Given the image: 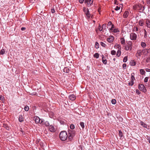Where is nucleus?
Listing matches in <instances>:
<instances>
[{"instance_id":"nucleus-56","label":"nucleus","mask_w":150,"mask_h":150,"mask_svg":"<svg viewBox=\"0 0 150 150\" xmlns=\"http://www.w3.org/2000/svg\"><path fill=\"white\" fill-rule=\"evenodd\" d=\"M60 122L61 124H64V122L63 121H60Z\"/></svg>"},{"instance_id":"nucleus-1","label":"nucleus","mask_w":150,"mask_h":150,"mask_svg":"<svg viewBox=\"0 0 150 150\" xmlns=\"http://www.w3.org/2000/svg\"><path fill=\"white\" fill-rule=\"evenodd\" d=\"M68 136L67 132L65 131L61 132L59 135V138L62 141L65 140Z\"/></svg>"},{"instance_id":"nucleus-40","label":"nucleus","mask_w":150,"mask_h":150,"mask_svg":"<svg viewBox=\"0 0 150 150\" xmlns=\"http://www.w3.org/2000/svg\"><path fill=\"white\" fill-rule=\"evenodd\" d=\"M116 52L115 50H113L111 51V53L112 55H115L116 54Z\"/></svg>"},{"instance_id":"nucleus-62","label":"nucleus","mask_w":150,"mask_h":150,"mask_svg":"<svg viewBox=\"0 0 150 150\" xmlns=\"http://www.w3.org/2000/svg\"><path fill=\"white\" fill-rule=\"evenodd\" d=\"M120 1H122V0H120Z\"/></svg>"},{"instance_id":"nucleus-11","label":"nucleus","mask_w":150,"mask_h":150,"mask_svg":"<svg viewBox=\"0 0 150 150\" xmlns=\"http://www.w3.org/2000/svg\"><path fill=\"white\" fill-rule=\"evenodd\" d=\"M114 37L113 36H110L107 38V40L110 43H112L114 40Z\"/></svg>"},{"instance_id":"nucleus-60","label":"nucleus","mask_w":150,"mask_h":150,"mask_svg":"<svg viewBox=\"0 0 150 150\" xmlns=\"http://www.w3.org/2000/svg\"><path fill=\"white\" fill-rule=\"evenodd\" d=\"M148 140H149V143L150 144V139H148Z\"/></svg>"},{"instance_id":"nucleus-53","label":"nucleus","mask_w":150,"mask_h":150,"mask_svg":"<svg viewBox=\"0 0 150 150\" xmlns=\"http://www.w3.org/2000/svg\"><path fill=\"white\" fill-rule=\"evenodd\" d=\"M145 70L146 72H150V69H149L146 68V69Z\"/></svg>"},{"instance_id":"nucleus-50","label":"nucleus","mask_w":150,"mask_h":150,"mask_svg":"<svg viewBox=\"0 0 150 150\" xmlns=\"http://www.w3.org/2000/svg\"><path fill=\"white\" fill-rule=\"evenodd\" d=\"M148 77H145L144 79V82L146 83L148 81Z\"/></svg>"},{"instance_id":"nucleus-47","label":"nucleus","mask_w":150,"mask_h":150,"mask_svg":"<svg viewBox=\"0 0 150 150\" xmlns=\"http://www.w3.org/2000/svg\"><path fill=\"white\" fill-rule=\"evenodd\" d=\"M83 11L85 12V13L86 12L87 10H88V8H86L85 7H83Z\"/></svg>"},{"instance_id":"nucleus-20","label":"nucleus","mask_w":150,"mask_h":150,"mask_svg":"<svg viewBox=\"0 0 150 150\" xmlns=\"http://www.w3.org/2000/svg\"><path fill=\"white\" fill-rule=\"evenodd\" d=\"M134 73H132L131 74V81H134L135 79V78L134 76Z\"/></svg>"},{"instance_id":"nucleus-14","label":"nucleus","mask_w":150,"mask_h":150,"mask_svg":"<svg viewBox=\"0 0 150 150\" xmlns=\"http://www.w3.org/2000/svg\"><path fill=\"white\" fill-rule=\"evenodd\" d=\"M146 25L148 28H150V21L148 19L146 20Z\"/></svg>"},{"instance_id":"nucleus-37","label":"nucleus","mask_w":150,"mask_h":150,"mask_svg":"<svg viewBox=\"0 0 150 150\" xmlns=\"http://www.w3.org/2000/svg\"><path fill=\"white\" fill-rule=\"evenodd\" d=\"M95 47L97 49L99 47V44L97 42H95Z\"/></svg>"},{"instance_id":"nucleus-57","label":"nucleus","mask_w":150,"mask_h":150,"mask_svg":"<svg viewBox=\"0 0 150 150\" xmlns=\"http://www.w3.org/2000/svg\"><path fill=\"white\" fill-rule=\"evenodd\" d=\"M136 93H138V94H139L140 93H139V91L138 90H137V89L136 90Z\"/></svg>"},{"instance_id":"nucleus-41","label":"nucleus","mask_w":150,"mask_h":150,"mask_svg":"<svg viewBox=\"0 0 150 150\" xmlns=\"http://www.w3.org/2000/svg\"><path fill=\"white\" fill-rule=\"evenodd\" d=\"M100 45L104 47H105L106 46V45L105 43L102 42H100Z\"/></svg>"},{"instance_id":"nucleus-33","label":"nucleus","mask_w":150,"mask_h":150,"mask_svg":"<svg viewBox=\"0 0 150 150\" xmlns=\"http://www.w3.org/2000/svg\"><path fill=\"white\" fill-rule=\"evenodd\" d=\"M144 37L145 38H146L147 37V32L146 30L144 29Z\"/></svg>"},{"instance_id":"nucleus-5","label":"nucleus","mask_w":150,"mask_h":150,"mask_svg":"<svg viewBox=\"0 0 150 150\" xmlns=\"http://www.w3.org/2000/svg\"><path fill=\"white\" fill-rule=\"evenodd\" d=\"M119 30L118 28H115L113 24L112 25L111 28L110 29V32L112 33H117L119 32Z\"/></svg>"},{"instance_id":"nucleus-30","label":"nucleus","mask_w":150,"mask_h":150,"mask_svg":"<svg viewBox=\"0 0 150 150\" xmlns=\"http://www.w3.org/2000/svg\"><path fill=\"white\" fill-rule=\"evenodd\" d=\"M136 64V62L135 61H132L130 62V64L132 66H134Z\"/></svg>"},{"instance_id":"nucleus-19","label":"nucleus","mask_w":150,"mask_h":150,"mask_svg":"<svg viewBox=\"0 0 150 150\" xmlns=\"http://www.w3.org/2000/svg\"><path fill=\"white\" fill-rule=\"evenodd\" d=\"M120 43L122 45H125V40L124 38H121L120 39Z\"/></svg>"},{"instance_id":"nucleus-22","label":"nucleus","mask_w":150,"mask_h":150,"mask_svg":"<svg viewBox=\"0 0 150 150\" xmlns=\"http://www.w3.org/2000/svg\"><path fill=\"white\" fill-rule=\"evenodd\" d=\"M140 124L141 125H142L144 127L147 128V127L148 126V125L144 123L143 122L141 121L140 122Z\"/></svg>"},{"instance_id":"nucleus-44","label":"nucleus","mask_w":150,"mask_h":150,"mask_svg":"<svg viewBox=\"0 0 150 150\" xmlns=\"http://www.w3.org/2000/svg\"><path fill=\"white\" fill-rule=\"evenodd\" d=\"M120 7L119 6H116L115 8V10L116 11H118L120 9Z\"/></svg>"},{"instance_id":"nucleus-18","label":"nucleus","mask_w":150,"mask_h":150,"mask_svg":"<svg viewBox=\"0 0 150 150\" xmlns=\"http://www.w3.org/2000/svg\"><path fill=\"white\" fill-rule=\"evenodd\" d=\"M44 120L43 122L42 123V125H44L47 127L49 126L50 125L49 122L47 121L44 122Z\"/></svg>"},{"instance_id":"nucleus-42","label":"nucleus","mask_w":150,"mask_h":150,"mask_svg":"<svg viewBox=\"0 0 150 150\" xmlns=\"http://www.w3.org/2000/svg\"><path fill=\"white\" fill-rule=\"evenodd\" d=\"M98 29L100 31H101L103 30V29L102 28H101L100 25H99L98 27Z\"/></svg>"},{"instance_id":"nucleus-58","label":"nucleus","mask_w":150,"mask_h":150,"mask_svg":"<svg viewBox=\"0 0 150 150\" xmlns=\"http://www.w3.org/2000/svg\"><path fill=\"white\" fill-rule=\"evenodd\" d=\"M136 6H133V8H135V9H136Z\"/></svg>"},{"instance_id":"nucleus-17","label":"nucleus","mask_w":150,"mask_h":150,"mask_svg":"<svg viewBox=\"0 0 150 150\" xmlns=\"http://www.w3.org/2000/svg\"><path fill=\"white\" fill-rule=\"evenodd\" d=\"M129 15V12L127 11H126L124 12L123 17L124 18H127Z\"/></svg>"},{"instance_id":"nucleus-34","label":"nucleus","mask_w":150,"mask_h":150,"mask_svg":"<svg viewBox=\"0 0 150 150\" xmlns=\"http://www.w3.org/2000/svg\"><path fill=\"white\" fill-rule=\"evenodd\" d=\"M127 60V56L125 57L123 59V62H126Z\"/></svg>"},{"instance_id":"nucleus-45","label":"nucleus","mask_w":150,"mask_h":150,"mask_svg":"<svg viewBox=\"0 0 150 150\" xmlns=\"http://www.w3.org/2000/svg\"><path fill=\"white\" fill-rule=\"evenodd\" d=\"M126 67V64L125 63L123 64L122 65V68L123 69H125Z\"/></svg>"},{"instance_id":"nucleus-48","label":"nucleus","mask_w":150,"mask_h":150,"mask_svg":"<svg viewBox=\"0 0 150 150\" xmlns=\"http://www.w3.org/2000/svg\"><path fill=\"white\" fill-rule=\"evenodd\" d=\"M113 24H112V22H111V21H109L108 22V26H110V25H111V26H112V25Z\"/></svg>"},{"instance_id":"nucleus-55","label":"nucleus","mask_w":150,"mask_h":150,"mask_svg":"<svg viewBox=\"0 0 150 150\" xmlns=\"http://www.w3.org/2000/svg\"><path fill=\"white\" fill-rule=\"evenodd\" d=\"M25 27H22L21 28V30L22 31L25 30Z\"/></svg>"},{"instance_id":"nucleus-16","label":"nucleus","mask_w":150,"mask_h":150,"mask_svg":"<svg viewBox=\"0 0 150 150\" xmlns=\"http://www.w3.org/2000/svg\"><path fill=\"white\" fill-rule=\"evenodd\" d=\"M144 22L143 19L140 20L139 21V25L141 26H143L144 25Z\"/></svg>"},{"instance_id":"nucleus-28","label":"nucleus","mask_w":150,"mask_h":150,"mask_svg":"<svg viewBox=\"0 0 150 150\" xmlns=\"http://www.w3.org/2000/svg\"><path fill=\"white\" fill-rule=\"evenodd\" d=\"M80 125L82 129H83L84 128V122H81L80 123Z\"/></svg>"},{"instance_id":"nucleus-15","label":"nucleus","mask_w":150,"mask_h":150,"mask_svg":"<svg viewBox=\"0 0 150 150\" xmlns=\"http://www.w3.org/2000/svg\"><path fill=\"white\" fill-rule=\"evenodd\" d=\"M85 13L86 14L88 18H90L91 17V18H92L93 16L90 14L88 10Z\"/></svg>"},{"instance_id":"nucleus-59","label":"nucleus","mask_w":150,"mask_h":150,"mask_svg":"<svg viewBox=\"0 0 150 150\" xmlns=\"http://www.w3.org/2000/svg\"><path fill=\"white\" fill-rule=\"evenodd\" d=\"M80 148L81 149H82V147L80 146Z\"/></svg>"},{"instance_id":"nucleus-51","label":"nucleus","mask_w":150,"mask_h":150,"mask_svg":"<svg viewBox=\"0 0 150 150\" xmlns=\"http://www.w3.org/2000/svg\"><path fill=\"white\" fill-rule=\"evenodd\" d=\"M85 0H79V2L80 4H82Z\"/></svg>"},{"instance_id":"nucleus-12","label":"nucleus","mask_w":150,"mask_h":150,"mask_svg":"<svg viewBox=\"0 0 150 150\" xmlns=\"http://www.w3.org/2000/svg\"><path fill=\"white\" fill-rule=\"evenodd\" d=\"M49 130L51 132H55L56 131V129L52 125H50L49 126Z\"/></svg>"},{"instance_id":"nucleus-32","label":"nucleus","mask_w":150,"mask_h":150,"mask_svg":"<svg viewBox=\"0 0 150 150\" xmlns=\"http://www.w3.org/2000/svg\"><path fill=\"white\" fill-rule=\"evenodd\" d=\"M141 46L143 48H144L146 47V44L144 42H142L141 43Z\"/></svg>"},{"instance_id":"nucleus-38","label":"nucleus","mask_w":150,"mask_h":150,"mask_svg":"<svg viewBox=\"0 0 150 150\" xmlns=\"http://www.w3.org/2000/svg\"><path fill=\"white\" fill-rule=\"evenodd\" d=\"M24 110L26 111H28L29 110V107L28 106H25L24 107Z\"/></svg>"},{"instance_id":"nucleus-39","label":"nucleus","mask_w":150,"mask_h":150,"mask_svg":"<svg viewBox=\"0 0 150 150\" xmlns=\"http://www.w3.org/2000/svg\"><path fill=\"white\" fill-rule=\"evenodd\" d=\"M111 103L113 104H115L116 103V100L115 99H112L111 100Z\"/></svg>"},{"instance_id":"nucleus-36","label":"nucleus","mask_w":150,"mask_h":150,"mask_svg":"<svg viewBox=\"0 0 150 150\" xmlns=\"http://www.w3.org/2000/svg\"><path fill=\"white\" fill-rule=\"evenodd\" d=\"M119 136L120 137H122V133L120 130L119 131Z\"/></svg>"},{"instance_id":"nucleus-31","label":"nucleus","mask_w":150,"mask_h":150,"mask_svg":"<svg viewBox=\"0 0 150 150\" xmlns=\"http://www.w3.org/2000/svg\"><path fill=\"white\" fill-rule=\"evenodd\" d=\"M140 71L141 74L142 75H143L145 73V71L143 69H140Z\"/></svg>"},{"instance_id":"nucleus-10","label":"nucleus","mask_w":150,"mask_h":150,"mask_svg":"<svg viewBox=\"0 0 150 150\" xmlns=\"http://www.w3.org/2000/svg\"><path fill=\"white\" fill-rule=\"evenodd\" d=\"M136 9H137L140 10H141L143 11L144 9V7H143L142 5L141 4H139L137 5L136 6Z\"/></svg>"},{"instance_id":"nucleus-46","label":"nucleus","mask_w":150,"mask_h":150,"mask_svg":"<svg viewBox=\"0 0 150 150\" xmlns=\"http://www.w3.org/2000/svg\"><path fill=\"white\" fill-rule=\"evenodd\" d=\"M134 84V81H131H131L129 83V85L130 86H132Z\"/></svg>"},{"instance_id":"nucleus-24","label":"nucleus","mask_w":150,"mask_h":150,"mask_svg":"<svg viewBox=\"0 0 150 150\" xmlns=\"http://www.w3.org/2000/svg\"><path fill=\"white\" fill-rule=\"evenodd\" d=\"M69 69L67 67L64 68V72L68 73H69Z\"/></svg>"},{"instance_id":"nucleus-2","label":"nucleus","mask_w":150,"mask_h":150,"mask_svg":"<svg viewBox=\"0 0 150 150\" xmlns=\"http://www.w3.org/2000/svg\"><path fill=\"white\" fill-rule=\"evenodd\" d=\"M147 52L146 50L145 49L138 50L136 54L137 57H140L142 55H146Z\"/></svg>"},{"instance_id":"nucleus-8","label":"nucleus","mask_w":150,"mask_h":150,"mask_svg":"<svg viewBox=\"0 0 150 150\" xmlns=\"http://www.w3.org/2000/svg\"><path fill=\"white\" fill-rule=\"evenodd\" d=\"M137 38V35L134 33H131L130 35V38L131 40H136Z\"/></svg>"},{"instance_id":"nucleus-61","label":"nucleus","mask_w":150,"mask_h":150,"mask_svg":"<svg viewBox=\"0 0 150 150\" xmlns=\"http://www.w3.org/2000/svg\"><path fill=\"white\" fill-rule=\"evenodd\" d=\"M96 31L97 32V31H98V29H96Z\"/></svg>"},{"instance_id":"nucleus-23","label":"nucleus","mask_w":150,"mask_h":150,"mask_svg":"<svg viewBox=\"0 0 150 150\" xmlns=\"http://www.w3.org/2000/svg\"><path fill=\"white\" fill-rule=\"evenodd\" d=\"M114 47L118 48V50H121V49L120 45L119 44H116L114 46Z\"/></svg>"},{"instance_id":"nucleus-26","label":"nucleus","mask_w":150,"mask_h":150,"mask_svg":"<svg viewBox=\"0 0 150 150\" xmlns=\"http://www.w3.org/2000/svg\"><path fill=\"white\" fill-rule=\"evenodd\" d=\"M5 53V50L4 49H1L0 51V54L3 55Z\"/></svg>"},{"instance_id":"nucleus-7","label":"nucleus","mask_w":150,"mask_h":150,"mask_svg":"<svg viewBox=\"0 0 150 150\" xmlns=\"http://www.w3.org/2000/svg\"><path fill=\"white\" fill-rule=\"evenodd\" d=\"M93 0H85L84 3L88 6L90 7L93 5Z\"/></svg>"},{"instance_id":"nucleus-29","label":"nucleus","mask_w":150,"mask_h":150,"mask_svg":"<svg viewBox=\"0 0 150 150\" xmlns=\"http://www.w3.org/2000/svg\"><path fill=\"white\" fill-rule=\"evenodd\" d=\"M94 57L96 59L99 58V54L98 53H96L93 55Z\"/></svg>"},{"instance_id":"nucleus-9","label":"nucleus","mask_w":150,"mask_h":150,"mask_svg":"<svg viewBox=\"0 0 150 150\" xmlns=\"http://www.w3.org/2000/svg\"><path fill=\"white\" fill-rule=\"evenodd\" d=\"M139 88L141 91L145 92L146 90L145 89V87L142 84H139Z\"/></svg>"},{"instance_id":"nucleus-13","label":"nucleus","mask_w":150,"mask_h":150,"mask_svg":"<svg viewBox=\"0 0 150 150\" xmlns=\"http://www.w3.org/2000/svg\"><path fill=\"white\" fill-rule=\"evenodd\" d=\"M69 98L71 101H74L75 100L76 97L75 96L74 94L70 95L69 96Z\"/></svg>"},{"instance_id":"nucleus-3","label":"nucleus","mask_w":150,"mask_h":150,"mask_svg":"<svg viewBox=\"0 0 150 150\" xmlns=\"http://www.w3.org/2000/svg\"><path fill=\"white\" fill-rule=\"evenodd\" d=\"M75 132L74 130H70L68 131V139L70 140H72L73 137L75 135Z\"/></svg>"},{"instance_id":"nucleus-25","label":"nucleus","mask_w":150,"mask_h":150,"mask_svg":"<svg viewBox=\"0 0 150 150\" xmlns=\"http://www.w3.org/2000/svg\"><path fill=\"white\" fill-rule=\"evenodd\" d=\"M121 54L120 50H118L117 53V57H119L120 55Z\"/></svg>"},{"instance_id":"nucleus-35","label":"nucleus","mask_w":150,"mask_h":150,"mask_svg":"<svg viewBox=\"0 0 150 150\" xmlns=\"http://www.w3.org/2000/svg\"><path fill=\"white\" fill-rule=\"evenodd\" d=\"M70 128L71 129H74L75 128L74 125L72 124H71L70 126Z\"/></svg>"},{"instance_id":"nucleus-27","label":"nucleus","mask_w":150,"mask_h":150,"mask_svg":"<svg viewBox=\"0 0 150 150\" xmlns=\"http://www.w3.org/2000/svg\"><path fill=\"white\" fill-rule=\"evenodd\" d=\"M104 56L103 55H102V62H103V63L105 64H107V61L106 59H103V58L104 57Z\"/></svg>"},{"instance_id":"nucleus-49","label":"nucleus","mask_w":150,"mask_h":150,"mask_svg":"<svg viewBox=\"0 0 150 150\" xmlns=\"http://www.w3.org/2000/svg\"><path fill=\"white\" fill-rule=\"evenodd\" d=\"M106 25L105 24H103L102 25V28L103 29H106Z\"/></svg>"},{"instance_id":"nucleus-52","label":"nucleus","mask_w":150,"mask_h":150,"mask_svg":"<svg viewBox=\"0 0 150 150\" xmlns=\"http://www.w3.org/2000/svg\"><path fill=\"white\" fill-rule=\"evenodd\" d=\"M51 12L52 13H54L55 12V10L53 8L51 9Z\"/></svg>"},{"instance_id":"nucleus-21","label":"nucleus","mask_w":150,"mask_h":150,"mask_svg":"<svg viewBox=\"0 0 150 150\" xmlns=\"http://www.w3.org/2000/svg\"><path fill=\"white\" fill-rule=\"evenodd\" d=\"M18 120L20 122H22L23 121L24 118L22 115H19Z\"/></svg>"},{"instance_id":"nucleus-43","label":"nucleus","mask_w":150,"mask_h":150,"mask_svg":"<svg viewBox=\"0 0 150 150\" xmlns=\"http://www.w3.org/2000/svg\"><path fill=\"white\" fill-rule=\"evenodd\" d=\"M133 30L135 32L137 31L138 30V28L137 27H134Z\"/></svg>"},{"instance_id":"nucleus-6","label":"nucleus","mask_w":150,"mask_h":150,"mask_svg":"<svg viewBox=\"0 0 150 150\" xmlns=\"http://www.w3.org/2000/svg\"><path fill=\"white\" fill-rule=\"evenodd\" d=\"M34 119L35 120V122L36 124L38 123L42 124V123L43 122L44 120L40 119L38 116H35L34 117Z\"/></svg>"},{"instance_id":"nucleus-54","label":"nucleus","mask_w":150,"mask_h":150,"mask_svg":"<svg viewBox=\"0 0 150 150\" xmlns=\"http://www.w3.org/2000/svg\"><path fill=\"white\" fill-rule=\"evenodd\" d=\"M147 4H148L150 5V0H147Z\"/></svg>"},{"instance_id":"nucleus-4","label":"nucleus","mask_w":150,"mask_h":150,"mask_svg":"<svg viewBox=\"0 0 150 150\" xmlns=\"http://www.w3.org/2000/svg\"><path fill=\"white\" fill-rule=\"evenodd\" d=\"M132 48V42L131 41H129L127 44L125 46V49L126 50H131Z\"/></svg>"}]
</instances>
